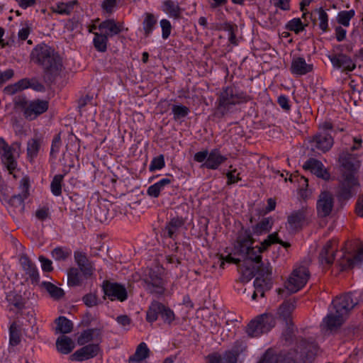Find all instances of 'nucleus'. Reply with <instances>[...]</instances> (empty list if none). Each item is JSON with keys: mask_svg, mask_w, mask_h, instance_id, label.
Here are the masks:
<instances>
[{"mask_svg": "<svg viewBox=\"0 0 363 363\" xmlns=\"http://www.w3.org/2000/svg\"><path fill=\"white\" fill-rule=\"evenodd\" d=\"M313 142L315 143V147L317 149L325 152L332 147L333 139L329 133L323 132L315 135L313 138Z\"/></svg>", "mask_w": 363, "mask_h": 363, "instance_id": "26", "label": "nucleus"}, {"mask_svg": "<svg viewBox=\"0 0 363 363\" xmlns=\"http://www.w3.org/2000/svg\"><path fill=\"white\" fill-rule=\"evenodd\" d=\"M49 215V208L47 206H43V208H39L35 211V217L42 221L48 218Z\"/></svg>", "mask_w": 363, "mask_h": 363, "instance_id": "64", "label": "nucleus"}, {"mask_svg": "<svg viewBox=\"0 0 363 363\" xmlns=\"http://www.w3.org/2000/svg\"><path fill=\"white\" fill-rule=\"evenodd\" d=\"M56 333H69L72 330L73 323L65 316H60L55 320Z\"/></svg>", "mask_w": 363, "mask_h": 363, "instance_id": "41", "label": "nucleus"}, {"mask_svg": "<svg viewBox=\"0 0 363 363\" xmlns=\"http://www.w3.org/2000/svg\"><path fill=\"white\" fill-rule=\"evenodd\" d=\"M346 318L347 317L343 315L342 313H337L335 311V313L330 312L326 315L321 326L326 330L333 331L340 328Z\"/></svg>", "mask_w": 363, "mask_h": 363, "instance_id": "19", "label": "nucleus"}, {"mask_svg": "<svg viewBox=\"0 0 363 363\" xmlns=\"http://www.w3.org/2000/svg\"><path fill=\"white\" fill-rule=\"evenodd\" d=\"M355 11L353 9L350 11H342L338 13L337 21L339 24L347 27L350 25V20L354 16Z\"/></svg>", "mask_w": 363, "mask_h": 363, "instance_id": "49", "label": "nucleus"}, {"mask_svg": "<svg viewBox=\"0 0 363 363\" xmlns=\"http://www.w3.org/2000/svg\"><path fill=\"white\" fill-rule=\"evenodd\" d=\"M272 286V279H261V277H256L254 281L255 291L260 294L261 297L264 296L266 291L271 289Z\"/></svg>", "mask_w": 363, "mask_h": 363, "instance_id": "38", "label": "nucleus"}, {"mask_svg": "<svg viewBox=\"0 0 363 363\" xmlns=\"http://www.w3.org/2000/svg\"><path fill=\"white\" fill-rule=\"evenodd\" d=\"M315 14H318L319 20V28L323 31L326 32L328 28V16L326 11L323 8L316 9L314 11Z\"/></svg>", "mask_w": 363, "mask_h": 363, "instance_id": "50", "label": "nucleus"}, {"mask_svg": "<svg viewBox=\"0 0 363 363\" xmlns=\"http://www.w3.org/2000/svg\"><path fill=\"white\" fill-rule=\"evenodd\" d=\"M257 277L261 279H272V267L269 262L264 263L261 259V262L255 264Z\"/></svg>", "mask_w": 363, "mask_h": 363, "instance_id": "37", "label": "nucleus"}, {"mask_svg": "<svg viewBox=\"0 0 363 363\" xmlns=\"http://www.w3.org/2000/svg\"><path fill=\"white\" fill-rule=\"evenodd\" d=\"M226 160L227 157L222 155L218 149H213L208 153V158L201 167L209 169H217Z\"/></svg>", "mask_w": 363, "mask_h": 363, "instance_id": "22", "label": "nucleus"}, {"mask_svg": "<svg viewBox=\"0 0 363 363\" xmlns=\"http://www.w3.org/2000/svg\"><path fill=\"white\" fill-rule=\"evenodd\" d=\"M306 26L307 24H303L300 18H295L287 23L286 28L288 30L294 31L295 33L298 34L301 31H303Z\"/></svg>", "mask_w": 363, "mask_h": 363, "instance_id": "51", "label": "nucleus"}, {"mask_svg": "<svg viewBox=\"0 0 363 363\" xmlns=\"http://www.w3.org/2000/svg\"><path fill=\"white\" fill-rule=\"evenodd\" d=\"M160 316L164 323L171 325L175 319V315L174 311L169 307L165 306L163 304V307L161 308Z\"/></svg>", "mask_w": 363, "mask_h": 363, "instance_id": "52", "label": "nucleus"}, {"mask_svg": "<svg viewBox=\"0 0 363 363\" xmlns=\"http://www.w3.org/2000/svg\"><path fill=\"white\" fill-rule=\"evenodd\" d=\"M56 347L60 353L67 354L74 348V343L70 337L62 335L57 339Z\"/></svg>", "mask_w": 363, "mask_h": 363, "instance_id": "30", "label": "nucleus"}, {"mask_svg": "<svg viewBox=\"0 0 363 363\" xmlns=\"http://www.w3.org/2000/svg\"><path fill=\"white\" fill-rule=\"evenodd\" d=\"M68 173V171H66V169L63 170L62 174H56L54 176L51 184H50V189L52 193L56 196H60L62 194V182L64 179L65 175H66Z\"/></svg>", "mask_w": 363, "mask_h": 363, "instance_id": "44", "label": "nucleus"}, {"mask_svg": "<svg viewBox=\"0 0 363 363\" xmlns=\"http://www.w3.org/2000/svg\"><path fill=\"white\" fill-rule=\"evenodd\" d=\"M143 281L145 283V288L150 293L159 295L164 294V281L160 269H149Z\"/></svg>", "mask_w": 363, "mask_h": 363, "instance_id": "7", "label": "nucleus"}, {"mask_svg": "<svg viewBox=\"0 0 363 363\" xmlns=\"http://www.w3.org/2000/svg\"><path fill=\"white\" fill-rule=\"evenodd\" d=\"M79 269L71 267L67 272V284L69 286H77L82 284V275Z\"/></svg>", "mask_w": 363, "mask_h": 363, "instance_id": "43", "label": "nucleus"}, {"mask_svg": "<svg viewBox=\"0 0 363 363\" xmlns=\"http://www.w3.org/2000/svg\"><path fill=\"white\" fill-rule=\"evenodd\" d=\"M303 168L324 180H328L330 177V173L324 169L323 163L316 159L308 160L303 165Z\"/></svg>", "mask_w": 363, "mask_h": 363, "instance_id": "18", "label": "nucleus"}, {"mask_svg": "<svg viewBox=\"0 0 363 363\" xmlns=\"http://www.w3.org/2000/svg\"><path fill=\"white\" fill-rule=\"evenodd\" d=\"M334 197L328 191H322L317 201L316 209L318 217L325 218L328 216L333 208Z\"/></svg>", "mask_w": 363, "mask_h": 363, "instance_id": "12", "label": "nucleus"}, {"mask_svg": "<svg viewBox=\"0 0 363 363\" xmlns=\"http://www.w3.org/2000/svg\"><path fill=\"white\" fill-rule=\"evenodd\" d=\"M276 325L274 315L271 313H263L252 320L247 325L246 333L252 337L269 332Z\"/></svg>", "mask_w": 363, "mask_h": 363, "instance_id": "6", "label": "nucleus"}, {"mask_svg": "<svg viewBox=\"0 0 363 363\" xmlns=\"http://www.w3.org/2000/svg\"><path fill=\"white\" fill-rule=\"evenodd\" d=\"M239 354L240 350L235 346L232 351L225 353L223 359L220 357V363H236Z\"/></svg>", "mask_w": 363, "mask_h": 363, "instance_id": "54", "label": "nucleus"}, {"mask_svg": "<svg viewBox=\"0 0 363 363\" xmlns=\"http://www.w3.org/2000/svg\"><path fill=\"white\" fill-rule=\"evenodd\" d=\"M103 290L105 296H108L111 301L117 299L123 302L128 298L127 290L121 284L104 281L103 283Z\"/></svg>", "mask_w": 363, "mask_h": 363, "instance_id": "11", "label": "nucleus"}, {"mask_svg": "<svg viewBox=\"0 0 363 363\" xmlns=\"http://www.w3.org/2000/svg\"><path fill=\"white\" fill-rule=\"evenodd\" d=\"M255 240L252 236L251 230L242 226L238 233L233 254L242 256L245 263L250 262L255 264L257 262H261L262 257L258 253V248L252 246Z\"/></svg>", "mask_w": 363, "mask_h": 363, "instance_id": "4", "label": "nucleus"}, {"mask_svg": "<svg viewBox=\"0 0 363 363\" xmlns=\"http://www.w3.org/2000/svg\"><path fill=\"white\" fill-rule=\"evenodd\" d=\"M342 166L345 169V172L342 174L343 177H346L347 175L351 174L353 177L359 167V162L356 160L351 155H347L345 157H341Z\"/></svg>", "mask_w": 363, "mask_h": 363, "instance_id": "28", "label": "nucleus"}, {"mask_svg": "<svg viewBox=\"0 0 363 363\" xmlns=\"http://www.w3.org/2000/svg\"><path fill=\"white\" fill-rule=\"evenodd\" d=\"M315 342L302 340L296 348L279 353L269 348L262 355L258 363H311L318 352Z\"/></svg>", "mask_w": 363, "mask_h": 363, "instance_id": "1", "label": "nucleus"}, {"mask_svg": "<svg viewBox=\"0 0 363 363\" xmlns=\"http://www.w3.org/2000/svg\"><path fill=\"white\" fill-rule=\"evenodd\" d=\"M38 259L41 263V267L43 272H51L53 271L52 262L50 259L43 255L39 256Z\"/></svg>", "mask_w": 363, "mask_h": 363, "instance_id": "63", "label": "nucleus"}, {"mask_svg": "<svg viewBox=\"0 0 363 363\" xmlns=\"http://www.w3.org/2000/svg\"><path fill=\"white\" fill-rule=\"evenodd\" d=\"M310 214L309 209L307 207L294 211L287 218V222L289 227L293 230H300L305 223H307L308 217Z\"/></svg>", "mask_w": 363, "mask_h": 363, "instance_id": "13", "label": "nucleus"}, {"mask_svg": "<svg viewBox=\"0 0 363 363\" xmlns=\"http://www.w3.org/2000/svg\"><path fill=\"white\" fill-rule=\"evenodd\" d=\"M41 145L42 140L40 138H31L28 141L27 157L30 162L38 156Z\"/></svg>", "mask_w": 363, "mask_h": 363, "instance_id": "33", "label": "nucleus"}, {"mask_svg": "<svg viewBox=\"0 0 363 363\" xmlns=\"http://www.w3.org/2000/svg\"><path fill=\"white\" fill-rule=\"evenodd\" d=\"M273 225L272 218H264L260 222L252 226V234L259 235L270 231Z\"/></svg>", "mask_w": 363, "mask_h": 363, "instance_id": "32", "label": "nucleus"}, {"mask_svg": "<svg viewBox=\"0 0 363 363\" xmlns=\"http://www.w3.org/2000/svg\"><path fill=\"white\" fill-rule=\"evenodd\" d=\"M338 264L340 267V271H345L353 268L354 266V261L352 259V257L347 256L345 253L338 260Z\"/></svg>", "mask_w": 363, "mask_h": 363, "instance_id": "55", "label": "nucleus"}, {"mask_svg": "<svg viewBox=\"0 0 363 363\" xmlns=\"http://www.w3.org/2000/svg\"><path fill=\"white\" fill-rule=\"evenodd\" d=\"M163 11L170 17L179 18L181 16V9L178 4L172 0H166L163 3Z\"/></svg>", "mask_w": 363, "mask_h": 363, "instance_id": "42", "label": "nucleus"}, {"mask_svg": "<svg viewBox=\"0 0 363 363\" xmlns=\"http://www.w3.org/2000/svg\"><path fill=\"white\" fill-rule=\"evenodd\" d=\"M157 20L155 15L152 13H145V18L143 21V29L145 38L148 37L153 31L157 25Z\"/></svg>", "mask_w": 363, "mask_h": 363, "instance_id": "36", "label": "nucleus"}, {"mask_svg": "<svg viewBox=\"0 0 363 363\" xmlns=\"http://www.w3.org/2000/svg\"><path fill=\"white\" fill-rule=\"evenodd\" d=\"M358 185L357 179L351 174L347 175L346 177H343L336 192V197L338 201L343 202L352 198L353 195L352 189Z\"/></svg>", "mask_w": 363, "mask_h": 363, "instance_id": "9", "label": "nucleus"}, {"mask_svg": "<svg viewBox=\"0 0 363 363\" xmlns=\"http://www.w3.org/2000/svg\"><path fill=\"white\" fill-rule=\"evenodd\" d=\"M172 112L173 113L174 120L178 121L187 116L190 110L186 106L173 104L172 105Z\"/></svg>", "mask_w": 363, "mask_h": 363, "instance_id": "48", "label": "nucleus"}, {"mask_svg": "<svg viewBox=\"0 0 363 363\" xmlns=\"http://www.w3.org/2000/svg\"><path fill=\"white\" fill-rule=\"evenodd\" d=\"M101 331L98 328H90L84 330L77 339V343L79 345H84L86 343L91 341L95 336L96 338L101 337Z\"/></svg>", "mask_w": 363, "mask_h": 363, "instance_id": "31", "label": "nucleus"}, {"mask_svg": "<svg viewBox=\"0 0 363 363\" xmlns=\"http://www.w3.org/2000/svg\"><path fill=\"white\" fill-rule=\"evenodd\" d=\"M282 336L286 342L291 343L294 336V323L286 324V330L282 333Z\"/></svg>", "mask_w": 363, "mask_h": 363, "instance_id": "62", "label": "nucleus"}, {"mask_svg": "<svg viewBox=\"0 0 363 363\" xmlns=\"http://www.w3.org/2000/svg\"><path fill=\"white\" fill-rule=\"evenodd\" d=\"M82 301L87 307H93L98 305V296L95 293H89L82 297Z\"/></svg>", "mask_w": 363, "mask_h": 363, "instance_id": "59", "label": "nucleus"}, {"mask_svg": "<svg viewBox=\"0 0 363 363\" xmlns=\"http://www.w3.org/2000/svg\"><path fill=\"white\" fill-rule=\"evenodd\" d=\"M313 70V65L307 64L301 57L294 58L291 62L290 71L295 75H305Z\"/></svg>", "mask_w": 363, "mask_h": 363, "instance_id": "24", "label": "nucleus"}, {"mask_svg": "<svg viewBox=\"0 0 363 363\" xmlns=\"http://www.w3.org/2000/svg\"><path fill=\"white\" fill-rule=\"evenodd\" d=\"M352 292H348L333 300L332 304L337 313H342L347 317L349 313L357 305L358 301L352 298Z\"/></svg>", "mask_w": 363, "mask_h": 363, "instance_id": "8", "label": "nucleus"}, {"mask_svg": "<svg viewBox=\"0 0 363 363\" xmlns=\"http://www.w3.org/2000/svg\"><path fill=\"white\" fill-rule=\"evenodd\" d=\"M296 308L295 301H286L279 306L278 314L279 318L282 319L286 324H291L293 323L291 319V313Z\"/></svg>", "mask_w": 363, "mask_h": 363, "instance_id": "27", "label": "nucleus"}, {"mask_svg": "<svg viewBox=\"0 0 363 363\" xmlns=\"http://www.w3.org/2000/svg\"><path fill=\"white\" fill-rule=\"evenodd\" d=\"M20 264L26 276V280H30L32 284L38 285L40 283V275L35 264L25 253L19 257Z\"/></svg>", "mask_w": 363, "mask_h": 363, "instance_id": "10", "label": "nucleus"}, {"mask_svg": "<svg viewBox=\"0 0 363 363\" xmlns=\"http://www.w3.org/2000/svg\"><path fill=\"white\" fill-rule=\"evenodd\" d=\"M10 333V344L11 345H17L21 342V337L16 328V324L13 323L9 328Z\"/></svg>", "mask_w": 363, "mask_h": 363, "instance_id": "58", "label": "nucleus"}, {"mask_svg": "<svg viewBox=\"0 0 363 363\" xmlns=\"http://www.w3.org/2000/svg\"><path fill=\"white\" fill-rule=\"evenodd\" d=\"M117 6V0H104L101 3V9L108 14L113 12L114 8Z\"/></svg>", "mask_w": 363, "mask_h": 363, "instance_id": "61", "label": "nucleus"}, {"mask_svg": "<svg viewBox=\"0 0 363 363\" xmlns=\"http://www.w3.org/2000/svg\"><path fill=\"white\" fill-rule=\"evenodd\" d=\"M21 193L15 194L11 197L9 203L11 206L20 208L21 212L24 211V200L29 196L30 181L28 177H23L20 182Z\"/></svg>", "mask_w": 363, "mask_h": 363, "instance_id": "15", "label": "nucleus"}, {"mask_svg": "<svg viewBox=\"0 0 363 363\" xmlns=\"http://www.w3.org/2000/svg\"><path fill=\"white\" fill-rule=\"evenodd\" d=\"M51 11L61 15H69L72 9L68 2H58L55 7H51Z\"/></svg>", "mask_w": 363, "mask_h": 363, "instance_id": "53", "label": "nucleus"}, {"mask_svg": "<svg viewBox=\"0 0 363 363\" xmlns=\"http://www.w3.org/2000/svg\"><path fill=\"white\" fill-rule=\"evenodd\" d=\"M49 107L47 100L35 99L28 104V107L23 111V116L28 120H34L38 116L46 112Z\"/></svg>", "mask_w": 363, "mask_h": 363, "instance_id": "14", "label": "nucleus"}, {"mask_svg": "<svg viewBox=\"0 0 363 363\" xmlns=\"http://www.w3.org/2000/svg\"><path fill=\"white\" fill-rule=\"evenodd\" d=\"M251 99L250 95L235 85L223 87L218 94L213 116L221 119L231 111L233 106L247 103Z\"/></svg>", "mask_w": 363, "mask_h": 363, "instance_id": "3", "label": "nucleus"}, {"mask_svg": "<svg viewBox=\"0 0 363 363\" xmlns=\"http://www.w3.org/2000/svg\"><path fill=\"white\" fill-rule=\"evenodd\" d=\"M336 250L335 242L333 240H328L320 252L318 259L320 264H332L335 259Z\"/></svg>", "mask_w": 363, "mask_h": 363, "instance_id": "21", "label": "nucleus"}, {"mask_svg": "<svg viewBox=\"0 0 363 363\" xmlns=\"http://www.w3.org/2000/svg\"><path fill=\"white\" fill-rule=\"evenodd\" d=\"M333 65L336 68H343L345 71H352L355 64L351 58L344 54L333 55L328 56Z\"/></svg>", "mask_w": 363, "mask_h": 363, "instance_id": "23", "label": "nucleus"}, {"mask_svg": "<svg viewBox=\"0 0 363 363\" xmlns=\"http://www.w3.org/2000/svg\"><path fill=\"white\" fill-rule=\"evenodd\" d=\"M239 268L241 272V277L240 278L241 282H248L255 276H256L255 266L252 263H245L240 264Z\"/></svg>", "mask_w": 363, "mask_h": 363, "instance_id": "34", "label": "nucleus"}, {"mask_svg": "<svg viewBox=\"0 0 363 363\" xmlns=\"http://www.w3.org/2000/svg\"><path fill=\"white\" fill-rule=\"evenodd\" d=\"M162 28V36L164 39H167L171 33L172 26L167 19H162L160 22Z\"/></svg>", "mask_w": 363, "mask_h": 363, "instance_id": "60", "label": "nucleus"}, {"mask_svg": "<svg viewBox=\"0 0 363 363\" xmlns=\"http://www.w3.org/2000/svg\"><path fill=\"white\" fill-rule=\"evenodd\" d=\"M30 59L43 68L45 82L52 83L62 71V58L52 48L46 44L36 45L30 53Z\"/></svg>", "mask_w": 363, "mask_h": 363, "instance_id": "2", "label": "nucleus"}, {"mask_svg": "<svg viewBox=\"0 0 363 363\" xmlns=\"http://www.w3.org/2000/svg\"><path fill=\"white\" fill-rule=\"evenodd\" d=\"M6 300L9 304L13 305L18 310L23 309L25 306L24 298L16 291H10L8 293Z\"/></svg>", "mask_w": 363, "mask_h": 363, "instance_id": "46", "label": "nucleus"}, {"mask_svg": "<svg viewBox=\"0 0 363 363\" xmlns=\"http://www.w3.org/2000/svg\"><path fill=\"white\" fill-rule=\"evenodd\" d=\"M165 165L164 157L163 155H160L157 157H155L151 161V163L149 167V170L150 172H154L157 169H162Z\"/></svg>", "mask_w": 363, "mask_h": 363, "instance_id": "56", "label": "nucleus"}, {"mask_svg": "<svg viewBox=\"0 0 363 363\" xmlns=\"http://www.w3.org/2000/svg\"><path fill=\"white\" fill-rule=\"evenodd\" d=\"M94 37L93 44L94 48L100 52H105L107 50L108 38L104 33H94Z\"/></svg>", "mask_w": 363, "mask_h": 363, "instance_id": "39", "label": "nucleus"}, {"mask_svg": "<svg viewBox=\"0 0 363 363\" xmlns=\"http://www.w3.org/2000/svg\"><path fill=\"white\" fill-rule=\"evenodd\" d=\"M309 277L308 269L304 266H300L292 272L285 284V289H277L278 294L288 296L291 294L296 293L306 284Z\"/></svg>", "mask_w": 363, "mask_h": 363, "instance_id": "5", "label": "nucleus"}, {"mask_svg": "<svg viewBox=\"0 0 363 363\" xmlns=\"http://www.w3.org/2000/svg\"><path fill=\"white\" fill-rule=\"evenodd\" d=\"M41 286L43 287L54 299L59 300L65 295V292L62 289L55 286L51 282L43 281L41 283Z\"/></svg>", "mask_w": 363, "mask_h": 363, "instance_id": "40", "label": "nucleus"}, {"mask_svg": "<svg viewBox=\"0 0 363 363\" xmlns=\"http://www.w3.org/2000/svg\"><path fill=\"white\" fill-rule=\"evenodd\" d=\"M60 134H57L52 139L50 155L52 158H55L60 151L61 147Z\"/></svg>", "mask_w": 363, "mask_h": 363, "instance_id": "57", "label": "nucleus"}, {"mask_svg": "<svg viewBox=\"0 0 363 363\" xmlns=\"http://www.w3.org/2000/svg\"><path fill=\"white\" fill-rule=\"evenodd\" d=\"M100 348L97 344H89L75 351L71 356L72 361L83 362L96 357Z\"/></svg>", "mask_w": 363, "mask_h": 363, "instance_id": "17", "label": "nucleus"}, {"mask_svg": "<svg viewBox=\"0 0 363 363\" xmlns=\"http://www.w3.org/2000/svg\"><path fill=\"white\" fill-rule=\"evenodd\" d=\"M101 33H104L107 38H111L122 32V25L117 23L113 18L103 21L98 26Z\"/></svg>", "mask_w": 363, "mask_h": 363, "instance_id": "20", "label": "nucleus"}, {"mask_svg": "<svg viewBox=\"0 0 363 363\" xmlns=\"http://www.w3.org/2000/svg\"><path fill=\"white\" fill-rule=\"evenodd\" d=\"M13 152L4 138H0V155L2 162L10 173L16 168L17 162L13 157Z\"/></svg>", "mask_w": 363, "mask_h": 363, "instance_id": "16", "label": "nucleus"}, {"mask_svg": "<svg viewBox=\"0 0 363 363\" xmlns=\"http://www.w3.org/2000/svg\"><path fill=\"white\" fill-rule=\"evenodd\" d=\"M184 223L185 220L182 217L177 216L172 218L166 225L164 235H167L170 238H173Z\"/></svg>", "mask_w": 363, "mask_h": 363, "instance_id": "29", "label": "nucleus"}, {"mask_svg": "<svg viewBox=\"0 0 363 363\" xmlns=\"http://www.w3.org/2000/svg\"><path fill=\"white\" fill-rule=\"evenodd\" d=\"M52 257L57 262H65L71 256V250L57 247L51 251Z\"/></svg>", "mask_w": 363, "mask_h": 363, "instance_id": "47", "label": "nucleus"}, {"mask_svg": "<svg viewBox=\"0 0 363 363\" xmlns=\"http://www.w3.org/2000/svg\"><path fill=\"white\" fill-rule=\"evenodd\" d=\"M149 353L150 350L147 347V345L145 342H141L138 346L135 354L130 356L129 359L143 362L144 359L149 357Z\"/></svg>", "mask_w": 363, "mask_h": 363, "instance_id": "45", "label": "nucleus"}, {"mask_svg": "<svg viewBox=\"0 0 363 363\" xmlns=\"http://www.w3.org/2000/svg\"><path fill=\"white\" fill-rule=\"evenodd\" d=\"M162 307H163V303L157 301H152L147 311L146 320L151 323L157 320L158 315H160Z\"/></svg>", "mask_w": 363, "mask_h": 363, "instance_id": "35", "label": "nucleus"}, {"mask_svg": "<svg viewBox=\"0 0 363 363\" xmlns=\"http://www.w3.org/2000/svg\"><path fill=\"white\" fill-rule=\"evenodd\" d=\"M74 261L77 264L80 271L85 277L91 276L93 273L91 263L89 261L85 252L75 251L74 253Z\"/></svg>", "mask_w": 363, "mask_h": 363, "instance_id": "25", "label": "nucleus"}]
</instances>
